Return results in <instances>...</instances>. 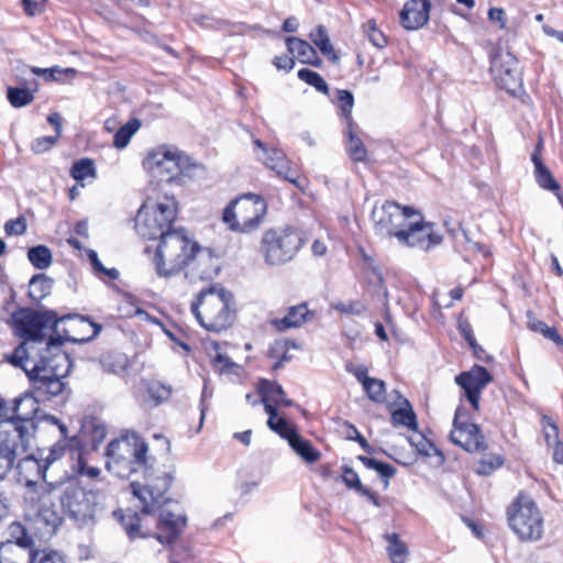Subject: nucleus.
I'll return each instance as SVG.
<instances>
[{
  "label": "nucleus",
  "instance_id": "40",
  "mask_svg": "<svg viewBox=\"0 0 563 563\" xmlns=\"http://www.w3.org/2000/svg\"><path fill=\"white\" fill-rule=\"evenodd\" d=\"M27 258L37 269H45L52 264V252L45 245L33 246L27 251Z\"/></svg>",
  "mask_w": 563,
  "mask_h": 563
},
{
  "label": "nucleus",
  "instance_id": "61",
  "mask_svg": "<svg viewBox=\"0 0 563 563\" xmlns=\"http://www.w3.org/2000/svg\"><path fill=\"white\" fill-rule=\"evenodd\" d=\"M459 330H460L461 334L463 335V338L467 341L470 346L474 350L475 354L478 357H481L478 354V351H481V352H484V351L481 346L477 345L475 338L473 335V330H472L471 324L467 321H461L459 323Z\"/></svg>",
  "mask_w": 563,
  "mask_h": 563
},
{
  "label": "nucleus",
  "instance_id": "57",
  "mask_svg": "<svg viewBox=\"0 0 563 563\" xmlns=\"http://www.w3.org/2000/svg\"><path fill=\"white\" fill-rule=\"evenodd\" d=\"M26 219L20 216L15 219L8 220L4 223V232L8 235H22L26 231Z\"/></svg>",
  "mask_w": 563,
  "mask_h": 563
},
{
  "label": "nucleus",
  "instance_id": "30",
  "mask_svg": "<svg viewBox=\"0 0 563 563\" xmlns=\"http://www.w3.org/2000/svg\"><path fill=\"white\" fill-rule=\"evenodd\" d=\"M384 539L387 542L386 552L391 563H406L409 556L407 544L400 539L398 533H385Z\"/></svg>",
  "mask_w": 563,
  "mask_h": 563
},
{
  "label": "nucleus",
  "instance_id": "18",
  "mask_svg": "<svg viewBox=\"0 0 563 563\" xmlns=\"http://www.w3.org/2000/svg\"><path fill=\"white\" fill-rule=\"evenodd\" d=\"M493 380L490 373L483 366L474 365L470 371L455 377V382L465 393L467 400L475 410L479 409L483 389Z\"/></svg>",
  "mask_w": 563,
  "mask_h": 563
},
{
  "label": "nucleus",
  "instance_id": "51",
  "mask_svg": "<svg viewBox=\"0 0 563 563\" xmlns=\"http://www.w3.org/2000/svg\"><path fill=\"white\" fill-rule=\"evenodd\" d=\"M30 563H66L63 555L54 550H30Z\"/></svg>",
  "mask_w": 563,
  "mask_h": 563
},
{
  "label": "nucleus",
  "instance_id": "10",
  "mask_svg": "<svg viewBox=\"0 0 563 563\" xmlns=\"http://www.w3.org/2000/svg\"><path fill=\"white\" fill-rule=\"evenodd\" d=\"M144 166L161 181L174 183L187 168L188 158L176 147L163 145L148 153Z\"/></svg>",
  "mask_w": 563,
  "mask_h": 563
},
{
  "label": "nucleus",
  "instance_id": "54",
  "mask_svg": "<svg viewBox=\"0 0 563 563\" xmlns=\"http://www.w3.org/2000/svg\"><path fill=\"white\" fill-rule=\"evenodd\" d=\"M364 31L367 34L369 42L374 46H376L378 48H383L387 45L386 36L384 35V33L382 31H379L377 29L376 23L373 20L367 21L364 24Z\"/></svg>",
  "mask_w": 563,
  "mask_h": 563
},
{
  "label": "nucleus",
  "instance_id": "17",
  "mask_svg": "<svg viewBox=\"0 0 563 563\" xmlns=\"http://www.w3.org/2000/svg\"><path fill=\"white\" fill-rule=\"evenodd\" d=\"M490 71L499 87L508 92H515L521 86L518 59L510 52H496L490 59Z\"/></svg>",
  "mask_w": 563,
  "mask_h": 563
},
{
  "label": "nucleus",
  "instance_id": "6",
  "mask_svg": "<svg viewBox=\"0 0 563 563\" xmlns=\"http://www.w3.org/2000/svg\"><path fill=\"white\" fill-rule=\"evenodd\" d=\"M63 484L42 482L40 487L27 489L24 494L26 515L45 526L56 529L62 517L56 509V499H60Z\"/></svg>",
  "mask_w": 563,
  "mask_h": 563
},
{
  "label": "nucleus",
  "instance_id": "8",
  "mask_svg": "<svg viewBox=\"0 0 563 563\" xmlns=\"http://www.w3.org/2000/svg\"><path fill=\"white\" fill-rule=\"evenodd\" d=\"M266 209L264 199L257 195L246 194L225 207L222 219L230 230L247 233L258 228Z\"/></svg>",
  "mask_w": 563,
  "mask_h": 563
},
{
  "label": "nucleus",
  "instance_id": "24",
  "mask_svg": "<svg viewBox=\"0 0 563 563\" xmlns=\"http://www.w3.org/2000/svg\"><path fill=\"white\" fill-rule=\"evenodd\" d=\"M158 523L162 529V533L157 534V540L161 543H170L181 532L186 525V518L163 510L159 514Z\"/></svg>",
  "mask_w": 563,
  "mask_h": 563
},
{
  "label": "nucleus",
  "instance_id": "4",
  "mask_svg": "<svg viewBox=\"0 0 563 563\" xmlns=\"http://www.w3.org/2000/svg\"><path fill=\"white\" fill-rule=\"evenodd\" d=\"M177 217V202L173 197L165 196L158 201H146L135 219L137 234L147 240H156L174 230L172 227Z\"/></svg>",
  "mask_w": 563,
  "mask_h": 563
},
{
  "label": "nucleus",
  "instance_id": "3",
  "mask_svg": "<svg viewBox=\"0 0 563 563\" xmlns=\"http://www.w3.org/2000/svg\"><path fill=\"white\" fill-rule=\"evenodd\" d=\"M233 296L222 286H212L199 292L191 303V312L208 331L221 332L233 324Z\"/></svg>",
  "mask_w": 563,
  "mask_h": 563
},
{
  "label": "nucleus",
  "instance_id": "43",
  "mask_svg": "<svg viewBox=\"0 0 563 563\" xmlns=\"http://www.w3.org/2000/svg\"><path fill=\"white\" fill-rule=\"evenodd\" d=\"M141 122L137 119H131L126 124L121 126L114 134V146L118 148L125 147L133 134L140 129Z\"/></svg>",
  "mask_w": 563,
  "mask_h": 563
},
{
  "label": "nucleus",
  "instance_id": "42",
  "mask_svg": "<svg viewBox=\"0 0 563 563\" xmlns=\"http://www.w3.org/2000/svg\"><path fill=\"white\" fill-rule=\"evenodd\" d=\"M357 459L363 463V465L366 468L376 471L379 474V476L385 481V486L388 485L389 478H391L396 474V468L390 464L383 463L375 459L363 455H360Z\"/></svg>",
  "mask_w": 563,
  "mask_h": 563
},
{
  "label": "nucleus",
  "instance_id": "22",
  "mask_svg": "<svg viewBox=\"0 0 563 563\" xmlns=\"http://www.w3.org/2000/svg\"><path fill=\"white\" fill-rule=\"evenodd\" d=\"M429 13L428 0H409L400 12V23L407 30H418L428 22Z\"/></svg>",
  "mask_w": 563,
  "mask_h": 563
},
{
  "label": "nucleus",
  "instance_id": "9",
  "mask_svg": "<svg viewBox=\"0 0 563 563\" xmlns=\"http://www.w3.org/2000/svg\"><path fill=\"white\" fill-rule=\"evenodd\" d=\"M15 325V333L24 339V342L34 349L35 344L45 341L46 331L57 327L59 319L56 312L48 310L44 312H34L22 310L12 317Z\"/></svg>",
  "mask_w": 563,
  "mask_h": 563
},
{
  "label": "nucleus",
  "instance_id": "58",
  "mask_svg": "<svg viewBox=\"0 0 563 563\" xmlns=\"http://www.w3.org/2000/svg\"><path fill=\"white\" fill-rule=\"evenodd\" d=\"M0 421L1 422H11L12 428L14 427V422L16 421V410H15V401L9 404L3 398H0Z\"/></svg>",
  "mask_w": 563,
  "mask_h": 563
},
{
  "label": "nucleus",
  "instance_id": "47",
  "mask_svg": "<svg viewBox=\"0 0 563 563\" xmlns=\"http://www.w3.org/2000/svg\"><path fill=\"white\" fill-rule=\"evenodd\" d=\"M363 388L371 400L375 402L385 400L386 385L384 380L371 377L364 382Z\"/></svg>",
  "mask_w": 563,
  "mask_h": 563
},
{
  "label": "nucleus",
  "instance_id": "15",
  "mask_svg": "<svg viewBox=\"0 0 563 563\" xmlns=\"http://www.w3.org/2000/svg\"><path fill=\"white\" fill-rule=\"evenodd\" d=\"M451 431V441L467 452H479L486 449L484 438L477 424L467 421L466 410L459 407L455 410Z\"/></svg>",
  "mask_w": 563,
  "mask_h": 563
},
{
  "label": "nucleus",
  "instance_id": "19",
  "mask_svg": "<svg viewBox=\"0 0 563 563\" xmlns=\"http://www.w3.org/2000/svg\"><path fill=\"white\" fill-rule=\"evenodd\" d=\"M31 382V393L41 401H49L59 396L65 389L63 377L52 376L36 371H27Z\"/></svg>",
  "mask_w": 563,
  "mask_h": 563
},
{
  "label": "nucleus",
  "instance_id": "33",
  "mask_svg": "<svg viewBox=\"0 0 563 563\" xmlns=\"http://www.w3.org/2000/svg\"><path fill=\"white\" fill-rule=\"evenodd\" d=\"M531 161L534 165V176L538 185L552 192L559 191L560 185L553 177L550 169L543 164L542 158L537 155H531Z\"/></svg>",
  "mask_w": 563,
  "mask_h": 563
},
{
  "label": "nucleus",
  "instance_id": "59",
  "mask_svg": "<svg viewBox=\"0 0 563 563\" xmlns=\"http://www.w3.org/2000/svg\"><path fill=\"white\" fill-rule=\"evenodd\" d=\"M148 395L157 404L167 400L172 394V389L159 383H153L147 388Z\"/></svg>",
  "mask_w": 563,
  "mask_h": 563
},
{
  "label": "nucleus",
  "instance_id": "27",
  "mask_svg": "<svg viewBox=\"0 0 563 563\" xmlns=\"http://www.w3.org/2000/svg\"><path fill=\"white\" fill-rule=\"evenodd\" d=\"M113 516L118 519L121 527L130 539L146 538L147 533L142 531L140 516L132 510H115Z\"/></svg>",
  "mask_w": 563,
  "mask_h": 563
},
{
  "label": "nucleus",
  "instance_id": "48",
  "mask_svg": "<svg viewBox=\"0 0 563 563\" xmlns=\"http://www.w3.org/2000/svg\"><path fill=\"white\" fill-rule=\"evenodd\" d=\"M503 464H504V459L501 455H497V454L484 455L478 461V466L476 468V473L478 475L487 476V475H490L497 468L501 467Z\"/></svg>",
  "mask_w": 563,
  "mask_h": 563
},
{
  "label": "nucleus",
  "instance_id": "7",
  "mask_svg": "<svg viewBox=\"0 0 563 563\" xmlns=\"http://www.w3.org/2000/svg\"><path fill=\"white\" fill-rule=\"evenodd\" d=\"M303 245V234L294 228L267 230L261 251L266 264L279 266L291 261Z\"/></svg>",
  "mask_w": 563,
  "mask_h": 563
},
{
  "label": "nucleus",
  "instance_id": "52",
  "mask_svg": "<svg viewBox=\"0 0 563 563\" xmlns=\"http://www.w3.org/2000/svg\"><path fill=\"white\" fill-rule=\"evenodd\" d=\"M550 430L545 431V440L548 445H553V460L559 464H563V443L558 440V427L553 423Z\"/></svg>",
  "mask_w": 563,
  "mask_h": 563
},
{
  "label": "nucleus",
  "instance_id": "56",
  "mask_svg": "<svg viewBox=\"0 0 563 563\" xmlns=\"http://www.w3.org/2000/svg\"><path fill=\"white\" fill-rule=\"evenodd\" d=\"M268 428L289 442L292 435L298 434L297 430L284 418H278Z\"/></svg>",
  "mask_w": 563,
  "mask_h": 563
},
{
  "label": "nucleus",
  "instance_id": "25",
  "mask_svg": "<svg viewBox=\"0 0 563 563\" xmlns=\"http://www.w3.org/2000/svg\"><path fill=\"white\" fill-rule=\"evenodd\" d=\"M286 45L289 53L296 55L302 64H309L314 67L322 65L321 58L318 57L316 49L308 42L290 36L286 40Z\"/></svg>",
  "mask_w": 563,
  "mask_h": 563
},
{
  "label": "nucleus",
  "instance_id": "55",
  "mask_svg": "<svg viewBox=\"0 0 563 563\" xmlns=\"http://www.w3.org/2000/svg\"><path fill=\"white\" fill-rule=\"evenodd\" d=\"M410 443L416 446L419 454L424 456H432V455H440L442 456L441 452L437 449V446L427 438L423 435H419L418 439L415 441L413 439H410Z\"/></svg>",
  "mask_w": 563,
  "mask_h": 563
},
{
  "label": "nucleus",
  "instance_id": "5",
  "mask_svg": "<svg viewBox=\"0 0 563 563\" xmlns=\"http://www.w3.org/2000/svg\"><path fill=\"white\" fill-rule=\"evenodd\" d=\"M508 523L521 540L534 542L543 536V517L533 499L520 493L507 510Z\"/></svg>",
  "mask_w": 563,
  "mask_h": 563
},
{
  "label": "nucleus",
  "instance_id": "12",
  "mask_svg": "<svg viewBox=\"0 0 563 563\" xmlns=\"http://www.w3.org/2000/svg\"><path fill=\"white\" fill-rule=\"evenodd\" d=\"M60 504L70 518L78 522L92 519L98 506V495L85 489L77 483L69 482L62 488Z\"/></svg>",
  "mask_w": 563,
  "mask_h": 563
},
{
  "label": "nucleus",
  "instance_id": "62",
  "mask_svg": "<svg viewBox=\"0 0 563 563\" xmlns=\"http://www.w3.org/2000/svg\"><path fill=\"white\" fill-rule=\"evenodd\" d=\"M345 369L353 374L356 379L364 386V382L368 380L371 377L367 376V368L363 365H354L353 363H347L345 365Z\"/></svg>",
  "mask_w": 563,
  "mask_h": 563
},
{
  "label": "nucleus",
  "instance_id": "29",
  "mask_svg": "<svg viewBox=\"0 0 563 563\" xmlns=\"http://www.w3.org/2000/svg\"><path fill=\"white\" fill-rule=\"evenodd\" d=\"M344 134L346 137V152L351 159L354 162H365L367 150L357 134V125L355 123L346 125Z\"/></svg>",
  "mask_w": 563,
  "mask_h": 563
},
{
  "label": "nucleus",
  "instance_id": "16",
  "mask_svg": "<svg viewBox=\"0 0 563 563\" xmlns=\"http://www.w3.org/2000/svg\"><path fill=\"white\" fill-rule=\"evenodd\" d=\"M441 234L434 230V225L424 222L419 212L413 213V219L406 231L398 232V242L410 247H419L428 251L440 244Z\"/></svg>",
  "mask_w": 563,
  "mask_h": 563
},
{
  "label": "nucleus",
  "instance_id": "21",
  "mask_svg": "<svg viewBox=\"0 0 563 563\" xmlns=\"http://www.w3.org/2000/svg\"><path fill=\"white\" fill-rule=\"evenodd\" d=\"M18 482L23 484L27 489L40 487L42 482L46 481L47 466L42 459L29 455L22 459L16 466Z\"/></svg>",
  "mask_w": 563,
  "mask_h": 563
},
{
  "label": "nucleus",
  "instance_id": "37",
  "mask_svg": "<svg viewBox=\"0 0 563 563\" xmlns=\"http://www.w3.org/2000/svg\"><path fill=\"white\" fill-rule=\"evenodd\" d=\"M391 422L395 426H405L411 430L417 429V417L407 399L404 400V407L391 413Z\"/></svg>",
  "mask_w": 563,
  "mask_h": 563
},
{
  "label": "nucleus",
  "instance_id": "41",
  "mask_svg": "<svg viewBox=\"0 0 563 563\" xmlns=\"http://www.w3.org/2000/svg\"><path fill=\"white\" fill-rule=\"evenodd\" d=\"M0 563H30V550L25 558L21 555V550L13 542L1 543Z\"/></svg>",
  "mask_w": 563,
  "mask_h": 563
},
{
  "label": "nucleus",
  "instance_id": "31",
  "mask_svg": "<svg viewBox=\"0 0 563 563\" xmlns=\"http://www.w3.org/2000/svg\"><path fill=\"white\" fill-rule=\"evenodd\" d=\"M342 481L347 488L354 489L361 496L367 497L374 506L380 507V503L375 493L362 485L357 473L350 466L342 467Z\"/></svg>",
  "mask_w": 563,
  "mask_h": 563
},
{
  "label": "nucleus",
  "instance_id": "2",
  "mask_svg": "<svg viewBox=\"0 0 563 563\" xmlns=\"http://www.w3.org/2000/svg\"><path fill=\"white\" fill-rule=\"evenodd\" d=\"M195 260L202 266L197 272L199 279H209L217 274L218 266L210 252L202 250L184 228H177L159 238L153 262L158 276L169 277L180 273Z\"/></svg>",
  "mask_w": 563,
  "mask_h": 563
},
{
  "label": "nucleus",
  "instance_id": "45",
  "mask_svg": "<svg viewBox=\"0 0 563 563\" xmlns=\"http://www.w3.org/2000/svg\"><path fill=\"white\" fill-rule=\"evenodd\" d=\"M338 103L341 117L344 119L346 125L354 123L352 119V109L354 106V97L349 90H338Z\"/></svg>",
  "mask_w": 563,
  "mask_h": 563
},
{
  "label": "nucleus",
  "instance_id": "32",
  "mask_svg": "<svg viewBox=\"0 0 563 563\" xmlns=\"http://www.w3.org/2000/svg\"><path fill=\"white\" fill-rule=\"evenodd\" d=\"M258 394L260 396L265 397L266 400H272L274 405L277 406L290 407L294 404L292 400L286 397V394L279 384L267 379L260 382Z\"/></svg>",
  "mask_w": 563,
  "mask_h": 563
},
{
  "label": "nucleus",
  "instance_id": "35",
  "mask_svg": "<svg viewBox=\"0 0 563 563\" xmlns=\"http://www.w3.org/2000/svg\"><path fill=\"white\" fill-rule=\"evenodd\" d=\"M288 444L308 463H313L320 459V452L312 446L310 441L303 439L299 434L292 435V439H289Z\"/></svg>",
  "mask_w": 563,
  "mask_h": 563
},
{
  "label": "nucleus",
  "instance_id": "39",
  "mask_svg": "<svg viewBox=\"0 0 563 563\" xmlns=\"http://www.w3.org/2000/svg\"><path fill=\"white\" fill-rule=\"evenodd\" d=\"M75 449V446L69 445V443H67L65 440H58L49 448L47 454L41 459L48 468L54 462L62 459L66 452H69L71 455H79V452Z\"/></svg>",
  "mask_w": 563,
  "mask_h": 563
},
{
  "label": "nucleus",
  "instance_id": "1",
  "mask_svg": "<svg viewBox=\"0 0 563 563\" xmlns=\"http://www.w3.org/2000/svg\"><path fill=\"white\" fill-rule=\"evenodd\" d=\"M106 466L120 478L142 474L144 483L131 482L132 493L143 504V512L152 514L164 503L173 476L155 468V459L148 455V445L134 431H125L107 448Z\"/></svg>",
  "mask_w": 563,
  "mask_h": 563
},
{
  "label": "nucleus",
  "instance_id": "46",
  "mask_svg": "<svg viewBox=\"0 0 563 563\" xmlns=\"http://www.w3.org/2000/svg\"><path fill=\"white\" fill-rule=\"evenodd\" d=\"M7 97L14 108H22L27 106L34 99L33 91L19 87L8 88Z\"/></svg>",
  "mask_w": 563,
  "mask_h": 563
},
{
  "label": "nucleus",
  "instance_id": "60",
  "mask_svg": "<svg viewBox=\"0 0 563 563\" xmlns=\"http://www.w3.org/2000/svg\"><path fill=\"white\" fill-rule=\"evenodd\" d=\"M58 139H59L58 135L37 137L36 140L33 141L31 148L36 154L44 153V152L48 151L49 148H52L56 144Z\"/></svg>",
  "mask_w": 563,
  "mask_h": 563
},
{
  "label": "nucleus",
  "instance_id": "28",
  "mask_svg": "<svg viewBox=\"0 0 563 563\" xmlns=\"http://www.w3.org/2000/svg\"><path fill=\"white\" fill-rule=\"evenodd\" d=\"M113 516L118 519L121 527L130 539L146 538L147 533L142 531L140 516L132 510H115Z\"/></svg>",
  "mask_w": 563,
  "mask_h": 563
},
{
  "label": "nucleus",
  "instance_id": "34",
  "mask_svg": "<svg viewBox=\"0 0 563 563\" xmlns=\"http://www.w3.org/2000/svg\"><path fill=\"white\" fill-rule=\"evenodd\" d=\"M53 284L54 280L44 274L34 275L29 283V296L33 301L40 302L51 294Z\"/></svg>",
  "mask_w": 563,
  "mask_h": 563
},
{
  "label": "nucleus",
  "instance_id": "23",
  "mask_svg": "<svg viewBox=\"0 0 563 563\" xmlns=\"http://www.w3.org/2000/svg\"><path fill=\"white\" fill-rule=\"evenodd\" d=\"M260 159H262L266 167L274 170L279 177L291 184L298 185L299 170L286 158L283 151L278 148H271L268 154L261 156Z\"/></svg>",
  "mask_w": 563,
  "mask_h": 563
},
{
  "label": "nucleus",
  "instance_id": "53",
  "mask_svg": "<svg viewBox=\"0 0 563 563\" xmlns=\"http://www.w3.org/2000/svg\"><path fill=\"white\" fill-rule=\"evenodd\" d=\"M87 256L91 263V266L93 268V272L101 276L104 275L109 279H117L119 277V272L115 268H106L102 263L100 262L98 254L93 250L87 251Z\"/></svg>",
  "mask_w": 563,
  "mask_h": 563
},
{
  "label": "nucleus",
  "instance_id": "64",
  "mask_svg": "<svg viewBox=\"0 0 563 563\" xmlns=\"http://www.w3.org/2000/svg\"><path fill=\"white\" fill-rule=\"evenodd\" d=\"M273 64L278 69L286 70V71H290L295 66V62H294L292 57H290L288 55L276 56L273 60Z\"/></svg>",
  "mask_w": 563,
  "mask_h": 563
},
{
  "label": "nucleus",
  "instance_id": "38",
  "mask_svg": "<svg viewBox=\"0 0 563 563\" xmlns=\"http://www.w3.org/2000/svg\"><path fill=\"white\" fill-rule=\"evenodd\" d=\"M27 343L23 342L19 344L14 351L11 354H5L4 360L13 365L14 367H20L24 369V372L27 374V371L31 369L29 367V364L32 363L34 360H31Z\"/></svg>",
  "mask_w": 563,
  "mask_h": 563
},
{
  "label": "nucleus",
  "instance_id": "50",
  "mask_svg": "<svg viewBox=\"0 0 563 563\" xmlns=\"http://www.w3.org/2000/svg\"><path fill=\"white\" fill-rule=\"evenodd\" d=\"M298 78L306 84L314 87L322 93H328L329 87L327 81L316 71L308 68H302L298 71Z\"/></svg>",
  "mask_w": 563,
  "mask_h": 563
},
{
  "label": "nucleus",
  "instance_id": "63",
  "mask_svg": "<svg viewBox=\"0 0 563 563\" xmlns=\"http://www.w3.org/2000/svg\"><path fill=\"white\" fill-rule=\"evenodd\" d=\"M26 14L36 15L44 10L45 0H23Z\"/></svg>",
  "mask_w": 563,
  "mask_h": 563
},
{
  "label": "nucleus",
  "instance_id": "44",
  "mask_svg": "<svg viewBox=\"0 0 563 563\" xmlns=\"http://www.w3.org/2000/svg\"><path fill=\"white\" fill-rule=\"evenodd\" d=\"M70 175L77 181H82L88 177H95L96 168L93 161L90 158L77 161L70 169Z\"/></svg>",
  "mask_w": 563,
  "mask_h": 563
},
{
  "label": "nucleus",
  "instance_id": "26",
  "mask_svg": "<svg viewBox=\"0 0 563 563\" xmlns=\"http://www.w3.org/2000/svg\"><path fill=\"white\" fill-rule=\"evenodd\" d=\"M310 311L306 303H300L288 308L287 313L283 318H276L272 321V324L278 331H285L287 329L299 328L306 321Z\"/></svg>",
  "mask_w": 563,
  "mask_h": 563
},
{
  "label": "nucleus",
  "instance_id": "20",
  "mask_svg": "<svg viewBox=\"0 0 563 563\" xmlns=\"http://www.w3.org/2000/svg\"><path fill=\"white\" fill-rule=\"evenodd\" d=\"M31 445L8 431H0V479L12 468L16 455L27 451Z\"/></svg>",
  "mask_w": 563,
  "mask_h": 563
},
{
  "label": "nucleus",
  "instance_id": "49",
  "mask_svg": "<svg viewBox=\"0 0 563 563\" xmlns=\"http://www.w3.org/2000/svg\"><path fill=\"white\" fill-rule=\"evenodd\" d=\"M212 366L220 374L239 375L241 371V366L239 364L234 363L230 357L221 353H217L212 358Z\"/></svg>",
  "mask_w": 563,
  "mask_h": 563
},
{
  "label": "nucleus",
  "instance_id": "14",
  "mask_svg": "<svg viewBox=\"0 0 563 563\" xmlns=\"http://www.w3.org/2000/svg\"><path fill=\"white\" fill-rule=\"evenodd\" d=\"M14 401L16 421L13 429L9 432L15 438L22 439L23 443L32 444L37 429L34 417L38 411V404L41 401L32 393H25L14 398Z\"/></svg>",
  "mask_w": 563,
  "mask_h": 563
},
{
  "label": "nucleus",
  "instance_id": "13",
  "mask_svg": "<svg viewBox=\"0 0 563 563\" xmlns=\"http://www.w3.org/2000/svg\"><path fill=\"white\" fill-rule=\"evenodd\" d=\"M66 340L60 335L49 336L45 346L38 350L40 356L33 361L30 371L65 378L73 366L69 355L62 350V345Z\"/></svg>",
  "mask_w": 563,
  "mask_h": 563
},
{
  "label": "nucleus",
  "instance_id": "36",
  "mask_svg": "<svg viewBox=\"0 0 563 563\" xmlns=\"http://www.w3.org/2000/svg\"><path fill=\"white\" fill-rule=\"evenodd\" d=\"M310 40L313 44L320 49V52L327 56L329 59L335 62L339 59L336 54L334 53L333 46L330 42L328 33L324 26L319 25L316 31L310 33Z\"/></svg>",
  "mask_w": 563,
  "mask_h": 563
},
{
  "label": "nucleus",
  "instance_id": "11",
  "mask_svg": "<svg viewBox=\"0 0 563 563\" xmlns=\"http://www.w3.org/2000/svg\"><path fill=\"white\" fill-rule=\"evenodd\" d=\"M417 213L409 207H401L394 201H385L380 206H374L372 221L375 230L380 235L394 236L398 240V232L406 231Z\"/></svg>",
  "mask_w": 563,
  "mask_h": 563
}]
</instances>
